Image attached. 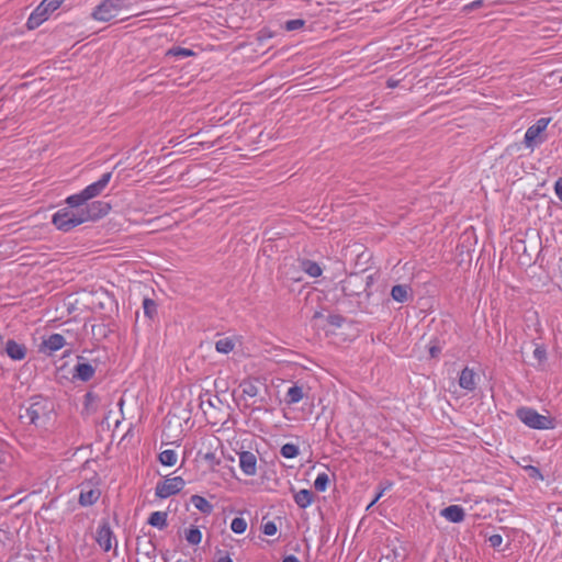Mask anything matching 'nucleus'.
Returning a JSON list of instances; mask_svg holds the SVG:
<instances>
[{
    "label": "nucleus",
    "instance_id": "38",
    "mask_svg": "<svg viewBox=\"0 0 562 562\" xmlns=\"http://www.w3.org/2000/svg\"><path fill=\"white\" fill-rule=\"evenodd\" d=\"M533 356L539 361H543L547 356L546 349L542 346H537L533 350Z\"/></svg>",
    "mask_w": 562,
    "mask_h": 562
},
{
    "label": "nucleus",
    "instance_id": "45",
    "mask_svg": "<svg viewBox=\"0 0 562 562\" xmlns=\"http://www.w3.org/2000/svg\"><path fill=\"white\" fill-rule=\"evenodd\" d=\"M479 5H481V1H474L470 4L471 8H476Z\"/></svg>",
    "mask_w": 562,
    "mask_h": 562
},
{
    "label": "nucleus",
    "instance_id": "8",
    "mask_svg": "<svg viewBox=\"0 0 562 562\" xmlns=\"http://www.w3.org/2000/svg\"><path fill=\"white\" fill-rule=\"evenodd\" d=\"M550 121V119L541 117L527 128L524 138L527 148L533 149L536 145L542 142L541 135L547 130Z\"/></svg>",
    "mask_w": 562,
    "mask_h": 562
},
{
    "label": "nucleus",
    "instance_id": "36",
    "mask_svg": "<svg viewBox=\"0 0 562 562\" xmlns=\"http://www.w3.org/2000/svg\"><path fill=\"white\" fill-rule=\"evenodd\" d=\"M392 486H393L392 482H386L384 485H380L379 492L376 493V495L373 498V503H376L384 495V493L386 491L392 488Z\"/></svg>",
    "mask_w": 562,
    "mask_h": 562
},
{
    "label": "nucleus",
    "instance_id": "42",
    "mask_svg": "<svg viewBox=\"0 0 562 562\" xmlns=\"http://www.w3.org/2000/svg\"><path fill=\"white\" fill-rule=\"evenodd\" d=\"M429 352L431 357H437L440 352V349L436 346H432L430 347Z\"/></svg>",
    "mask_w": 562,
    "mask_h": 562
},
{
    "label": "nucleus",
    "instance_id": "11",
    "mask_svg": "<svg viewBox=\"0 0 562 562\" xmlns=\"http://www.w3.org/2000/svg\"><path fill=\"white\" fill-rule=\"evenodd\" d=\"M239 468L247 476H254L257 473V458L250 451H241L238 454Z\"/></svg>",
    "mask_w": 562,
    "mask_h": 562
},
{
    "label": "nucleus",
    "instance_id": "30",
    "mask_svg": "<svg viewBox=\"0 0 562 562\" xmlns=\"http://www.w3.org/2000/svg\"><path fill=\"white\" fill-rule=\"evenodd\" d=\"M195 53L192 49L183 48V47H172L166 52V56H173V57H191L194 56Z\"/></svg>",
    "mask_w": 562,
    "mask_h": 562
},
{
    "label": "nucleus",
    "instance_id": "43",
    "mask_svg": "<svg viewBox=\"0 0 562 562\" xmlns=\"http://www.w3.org/2000/svg\"><path fill=\"white\" fill-rule=\"evenodd\" d=\"M296 24L302 25L303 23H302V21H290V22H288V29L289 30H294Z\"/></svg>",
    "mask_w": 562,
    "mask_h": 562
},
{
    "label": "nucleus",
    "instance_id": "37",
    "mask_svg": "<svg viewBox=\"0 0 562 562\" xmlns=\"http://www.w3.org/2000/svg\"><path fill=\"white\" fill-rule=\"evenodd\" d=\"M526 471L529 473V476L536 480H543V475L541 474L540 470L533 465L526 467Z\"/></svg>",
    "mask_w": 562,
    "mask_h": 562
},
{
    "label": "nucleus",
    "instance_id": "23",
    "mask_svg": "<svg viewBox=\"0 0 562 562\" xmlns=\"http://www.w3.org/2000/svg\"><path fill=\"white\" fill-rule=\"evenodd\" d=\"M202 537L203 536L201 530L195 526H191L189 529L184 531V539L191 546L200 544L202 541Z\"/></svg>",
    "mask_w": 562,
    "mask_h": 562
},
{
    "label": "nucleus",
    "instance_id": "41",
    "mask_svg": "<svg viewBox=\"0 0 562 562\" xmlns=\"http://www.w3.org/2000/svg\"><path fill=\"white\" fill-rule=\"evenodd\" d=\"M282 562H301L295 555H286Z\"/></svg>",
    "mask_w": 562,
    "mask_h": 562
},
{
    "label": "nucleus",
    "instance_id": "28",
    "mask_svg": "<svg viewBox=\"0 0 562 562\" xmlns=\"http://www.w3.org/2000/svg\"><path fill=\"white\" fill-rule=\"evenodd\" d=\"M99 397L97 394L92 392H88L85 395V409L91 414L97 411V404H98Z\"/></svg>",
    "mask_w": 562,
    "mask_h": 562
},
{
    "label": "nucleus",
    "instance_id": "27",
    "mask_svg": "<svg viewBox=\"0 0 562 562\" xmlns=\"http://www.w3.org/2000/svg\"><path fill=\"white\" fill-rule=\"evenodd\" d=\"M329 476L326 472L319 473L315 481H314V487L317 492H325L329 486Z\"/></svg>",
    "mask_w": 562,
    "mask_h": 562
},
{
    "label": "nucleus",
    "instance_id": "44",
    "mask_svg": "<svg viewBox=\"0 0 562 562\" xmlns=\"http://www.w3.org/2000/svg\"><path fill=\"white\" fill-rule=\"evenodd\" d=\"M216 562H233L229 555H224L217 559Z\"/></svg>",
    "mask_w": 562,
    "mask_h": 562
},
{
    "label": "nucleus",
    "instance_id": "10",
    "mask_svg": "<svg viewBox=\"0 0 562 562\" xmlns=\"http://www.w3.org/2000/svg\"><path fill=\"white\" fill-rule=\"evenodd\" d=\"M114 535L108 524L99 526L97 530L95 541L104 552H109L113 548Z\"/></svg>",
    "mask_w": 562,
    "mask_h": 562
},
{
    "label": "nucleus",
    "instance_id": "3",
    "mask_svg": "<svg viewBox=\"0 0 562 562\" xmlns=\"http://www.w3.org/2000/svg\"><path fill=\"white\" fill-rule=\"evenodd\" d=\"M128 0H102L91 12V19L108 23L116 19L121 12L128 8Z\"/></svg>",
    "mask_w": 562,
    "mask_h": 562
},
{
    "label": "nucleus",
    "instance_id": "20",
    "mask_svg": "<svg viewBox=\"0 0 562 562\" xmlns=\"http://www.w3.org/2000/svg\"><path fill=\"white\" fill-rule=\"evenodd\" d=\"M66 344L65 337L60 334H52L44 340V346L50 351L55 352L60 350Z\"/></svg>",
    "mask_w": 562,
    "mask_h": 562
},
{
    "label": "nucleus",
    "instance_id": "6",
    "mask_svg": "<svg viewBox=\"0 0 562 562\" xmlns=\"http://www.w3.org/2000/svg\"><path fill=\"white\" fill-rule=\"evenodd\" d=\"M52 405L47 400L42 397L34 398L30 406L25 409L24 417L30 424L35 426L44 425L50 416Z\"/></svg>",
    "mask_w": 562,
    "mask_h": 562
},
{
    "label": "nucleus",
    "instance_id": "21",
    "mask_svg": "<svg viewBox=\"0 0 562 562\" xmlns=\"http://www.w3.org/2000/svg\"><path fill=\"white\" fill-rule=\"evenodd\" d=\"M191 503L198 510L205 515H210L213 512V505L203 496L192 495Z\"/></svg>",
    "mask_w": 562,
    "mask_h": 562
},
{
    "label": "nucleus",
    "instance_id": "17",
    "mask_svg": "<svg viewBox=\"0 0 562 562\" xmlns=\"http://www.w3.org/2000/svg\"><path fill=\"white\" fill-rule=\"evenodd\" d=\"M237 342L238 338L235 336L220 338L215 342V350L220 353L228 355L235 349Z\"/></svg>",
    "mask_w": 562,
    "mask_h": 562
},
{
    "label": "nucleus",
    "instance_id": "18",
    "mask_svg": "<svg viewBox=\"0 0 562 562\" xmlns=\"http://www.w3.org/2000/svg\"><path fill=\"white\" fill-rule=\"evenodd\" d=\"M9 453L0 447V491L5 490L8 482Z\"/></svg>",
    "mask_w": 562,
    "mask_h": 562
},
{
    "label": "nucleus",
    "instance_id": "5",
    "mask_svg": "<svg viewBox=\"0 0 562 562\" xmlns=\"http://www.w3.org/2000/svg\"><path fill=\"white\" fill-rule=\"evenodd\" d=\"M64 2L65 0H43L30 14L26 21L27 29L41 26Z\"/></svg>",
    "mask_w": 562,
    "mask_h": 562
},
{
    "label": "nucleus",
    "instance_id": "32",
    "mask_svg": "<svg viewBox=\"0 0 562 562\" xmlns=\"http://www.w3.org/2000/svg\"><path fill=\"white\" fill-rule=\"evenodd\" d=\"M402 554L396 549H389L387 553L383 554L379 562H401Z\"/></svg>",
    "mask_w": 562,
    "mask_h": 562
},
{
    "label": "nucleus",
    "instance_id": "46",
    "mask_svg": "<svg viewBox=\"0 0 562 562\" xmlns=\"http://www.w3.org/2000/svg\"><path fill=\"white\" fill-rule=\"evenodd\" d=\"M374 504L375 503H373V499H372L371 503L367 506V510H370L373 507Z\"/></svg>",
    "mask_w": 562,
    "mask_h": 562
},
{
    "label": "nucleus",
    "instance_id": "40",
    "mask_svg": "<svg viewBox=\"0 0 562 562\" xmlns=\"http://www.w3.org/2000/svg\"><path fill=\"white\" fill-rule=\"evenodd\" d=\"M491 546L493 548L499 547L503 542V537L501 535H492L488 539Z\"/></svg>",
    "mask_w": 562,
    "mask_h": 562
},
{
    "label": "nucleus",
    "instance_id": "26",
    "mask_svg": "<svg viewBox=\"0 0 562 562\" xmlns=\"http://www.w3.org/2000/svg\"><path fill=\"white\" fill-rule=\"evenodd\" d=\"M304 397V393L301 386L293 385L286 392L288 404H296Z\"/></svg>",
    "mask_w": 562,
    "mask_h": 562
},
{
    "label": "nucleus",
    "instance_id": "25",
    "mask_svg": "<svg viewBox=\"0 0 562 562\" xmlns=\"http://www.w3.org/2000/svg\"><path fill=\"white\" fill-rule=\"evenodd\" d=\"M302 269L305 273L313 278H317L323 273L321 266L317 262L311 260H304L302 262Z\"/></svg>",
    "mask_w": 562,
    "mask_h": 562
},
{
    "label": "nucleus",
    "instance_id": "2",
    "mask_svg": "<svg viewBox=\"0 0 562 562\" xmlns=\"http://www.w3.org/2000/svg\"><path fill=\"white\" fill-rule=\"evenodd\" d=\"M111 178L112 172L103 173L98 181L87 186L80 192L67 196L66 203L71 207H79L83 205L89 200L101 195L111 181Z\"/></svg>",
    "mask_w": 562,
    "mask_h": 562
},
{
    "label": "nucleus",
    "instance_id": "33",
    "mask_svg": "<svg viewBox=\"0 0 562 562\" xmlns=\"http://www.w3.org/2000/svg\"><path fill=\"white\" fill-rule=\"evenodd\" d=\"M143 308L145 315L149 318H153L157 311L156 303L150 299H144Z\"/></svg>",
    "mask_w": 562,
    "mask_h": 562
},
{
    "label": "nucleus",
    "instance_id": "31",
    "mask_svg": "<svg viewBox=\"0 0 562 562\" xmlns=\"http://www.w3.org/2000/svg\"><path fill=\"white\" fill-rule=\"evenodd\" d=\"M281 454L286 459H293L299 454V448L293 443H285L281 447Z\"/></svg>",
    "mask_w": 562,
    "mask_h": 562
},
{
    "label": "nucleus",
    "instance_id": "39",
    "mask_svg": "<svg viewBox=\"0 0 562 562\" xmlns=\"http://www.w3.org/2000/svg\"><path fill=\"white\" fill-rule=\"evenodd\" d=\"M554 193L562 202V177L558 178V180L554 183Z\"/></svg>",
    "mask_w": 562,
    "mask_h": 562
},
{
    "label": "nucleus",
    "instance_id": "4",
    "mask_svg": "<svg viewBox=\"0 0 562 562\" xmlns=\"http://www.w3.org/2000/svg\"><path fill=\"white\" fill-rule=\"evenodd\" d=\"M518 419L527 427L538 430L553 429L554 420L549 415L539 414L530 407H520L516 411Z\"/></svg>",
    "mask_w": 562,
    "mask_h": 562
},
{
    "label": "nucleus",
    "instance_id": "16",
    "mask_svg": "<svg viewBox=\"0 0 562 562\" xmlns=\"http://www.w3.org/2000/svg\"><path fill=\"white\" fill-rule=\"evenodd\" d=\"M391 296L394 301L404 303L412 297V289L407 284L394 285L391 290Z\"/></svg>",
    "mask_w": 562,
    "mask_h": 562
},
{
    "label": "nucleus",
    "instance_id": "14",
    "mask_svg": "<svg viewBox=\"0 0 562 562\" xmlns=\"http://www.w3.org/2000/svg\"><path fill=\"white\" fill-rule=\"evenodd\" d=\"M440 515L450 522H461L465 517L464 509L459 505H450L443 508Z\"/></svg>",
    "mask_w": 562,
    "mask_h": 562
},
{
    "label": "nucleus",
    "instance_id": "35",
    "mask_svg": "<svg viewBox=\"0 0 562 562\" xmlns=\"http://www.w3.org/2000/svg\"><path fill=\"white\" fill-rule=\"evenodd\" d=\"M278 531L277 525L273 521H267L262 526V532L266 536H274Z\"/></svg>",
    "mask_w": 562,
    "mask_h": 562
},
{
    "label": "nucleus",
    "instance_id": "7",
    "mask_svg": "<svg viewBox=\"0 0 562 562\" xmlns=\"http://www.w3.org/2000/svg\"><path fill=\"white\" fill-rule=\"evenodd\" d=\"M184 485L186 482L181 476L166 477L157 484L155 494L159 498H168L179 493Z\"/></svg>",
    "mask_w": 562,
    "mask_h": 562
},
{
    "label": "nucleus",
    "instance_id": "15",
    "mask_svg": "<svg viewBox=\"0 0 562 562\" xmlns=\"http://www.w3.org/2000/svg\"><path fill=\"white\" fill-rule=\"evenodd\" d=\"M293 498L295 504L302 509L310 507L315 499L313 492L306 488L295 492Z\"/></svg>",
    "mask_w": 562,
    "mask_h": 562
},
{
    "label": "nucleus",
    "instance_id": "22",
    "mask_svg": "<svg viewBox=\"0 0 562 562\" xmlns=\"http://www.w3.org/2000/svg\"><path fill=\"white\" fill-rule=\"evenodd\" d=\"M94 372V368L90 363H78L76 366V376L82 381H89Z\"/></svg>",
    "mask_w": 562,
    "mask_h": 562
},
{
    "label": "nucleus",
    "instance_id": "9",
    "mask_svg": "<svg viewBox=\"0 0 562 562\" xmlns=\"http://www.w3.org/2000/svg\"><path fill=\"white\" fill-rule=\"evenodd\" d=\"M3 349L5 355L14 361H22L27 356V347L14 339H8L3 344Z\"/></svg>",
    "mask_w": 562,
    "mask_h": 562
},
{
    "label": "nucleus",
    "instance_id": "24",
    "mask_svg": "<svg viewBox=\"0 0 562 562\" xmlns=\"http://www.w3.org/2000/svg\"><path fill=\"white\" fill-rule=\"evenodd\" d=\"M159 462L166 467H173L177 463L178 456L175 450L166 449L159 453Z\"/></svg>",
    "mask_w": 562,
    "mask_h": 562
},
{
    "label": "nucleus",
    "instance_id": "13",
    "mask_svg": "<svg viewBox=\"0 0 562 562\" xmlns=\"http://www.w3.org/2000/svg\"><path fill=\"white\" fill-rule=\"evenodd\" d=\"M459 385L467 392H473L477 385V376L473 369L465 367L459 375Z\"/></svg>",
    "mask_w": 562,
    "mask_h": 562
},
{
    "label": "nucleus",
    "instance_id": "34",
    "mask_svg": "<svg viewBox=\"0 0 562 562\" xmlns=\"http://www.w3.org/2000/svg\"><path fill=\"white\" fill-rule=\"evenodd\" d=\"M243 393L249 397H255L258 395L259 389L254 382H245L243 384Z\"/></svg>",
    "mask_w": 562,
    "mask_h": 562
},
{
    "label": "nucleus",
    "instance_id": "29",
    "mask_svg": "<svg viewBox=\"0 0 562 562\" xmlns=\"http://www.w3.org/2000/svg\"><path fill=\"white\" fill-rule=\"evenodd\" d=\"M247 520L243 517H235L231 522V529L237 535H241L247 530Z\"/></svg>",
    "mask_w": 562,
    "mask_h": 562
},
{
    "label": "nucleus",
    "instance_id": "12",
    "mask_svg": "<svg viewBox=\"0 0 562 562\" xmlns=\"http://www.w3.org/2000/svg\"><path fill=\"white\" fill-rule=\"evenodd\" d=\"M101 492L99 487L91 484H83L81 486L79 503L82 506H91L98 502L100 498Z\"/></svg>",
    "mask_w": 562,
    "mask_h": 562
},
{
    "label": "nucleus",
    "instance_id": "1",
    "mask_svg": "<svg viewBox=\"0 0 562 562\" xmlns=\"http://www.w3.org/2000/svg\"><path fill=\"white\" fill-rule=\"evenodd\" d=\"M102 205V202H93L80 210L71 206L60 209L53 215L52 223L57 229L69 232L86 222L100 217Z\"/></svg>",
    "mask_w": 562,
    "mask_h": 562
},
{
    "label": "nucleus",
    "instance_id": "19",
    "mask_svg": "<svg viewBox=\"0 0 562 562\" xmlns=\"http://www.w3.org/2000/svg\"><path fill=\"white\" fill-rule=\"evenodd\" d=\"M148 525L159 530L165 529L168 526V514L167 512H153L148 518Z\"/></svg>",
    "mask_w": 562,
    "mask_h": 562
}]
</instances>
